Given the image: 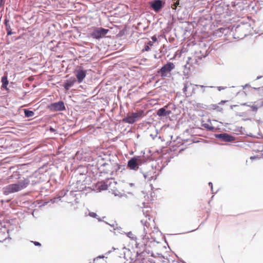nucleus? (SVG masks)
<instances>
[{
	"label": "nucleus",
	"instance_id": "obj_59",
	"mask_svg": "<svg viewBox=\"0 0 263 263\" xmlns=\"http://www.w3.org/2000/svg\"><path fill=\"white\" fill-rule=\"evenodd\" d=\"M49 202H44V203L43 204V205H46Z\"/></svg>",
	"mask_w": 263,
	"mask_h": 263
},
{
	"label": "nucleus",
	"instance_id": "obj_33",
	"mask_svg": "<svg viewBox=\"0 0 263 263\" xmlns=\"http://www.w3.org/2000/svg\"><path fill=\"white\" fill-rule=\"evenodd\" d=\"M31 242L33 243L35 246L41 247V243L38 241H31Z\"/></svg>",
	"mask_w": 263,
	"mask_h": 263
},
{
	"label": "nucleus",
	"instance_id": "obj_53",
	"mask_svg": "<svg viewBox=\"0 0 263 263\" xmlns=\"http://www.w3.org/2000/svg\"><path fill=\"white\" fill-rule=\"evenodd\" d=\"M157 132L156 133V134L155 136L153 135V134H151V137L153 138V139H154L157 136Z\"/></svg>",
	"mask_w": 263,
	"mask_h": 263
},
{
	"label": "nucleus",
	"instance_id": "obj_29",
	"mask_svg": "<svg viewBox=\"0 0 263 263\" xmlns=\"http://www.w3.org/2000/svg\"><path fill=\"white\" fill-rule=\"evenodd\" d=\"M196 106L198 108H203V109H208V106L206 105L203 104L202 103H197Z\"/></svg>",
	"mask_w": 263,
	"mask_h": 263
},
{
	"label": "nucleus",
	"instance_id": "obj_9",
	"mask_svg": "<svg viewBox=\"0 0 263 263\" xmlns=\"http://www.w3.org/2000/svg\"><path fill=\"white\" fill-rule=\"evenodd\" d=\"M149 7L155 12H159L165 5V2L162 0H152L149 2Z\"/></svg>",
	"mask_w": 263,
	"mask_h": 263
},
{
	"label": "nucleus",
	"instance_id": "obj_15",
	"mask_svg": "<svg viewBox=\"0 0 263 263\" xmlns=\"http://www.w3.org/2000/svg\"><path fill=\"white\" fill-rule=\"evenodd\" d=\"M109 164H110V165L107 166L108 167V171H111L112 173L114 172V171L117 172L121 169V170L124 169L125 165H119L116 163H112L111 162V163H109Z\"/></svg>",
	"mask_w": 263,
	"mask_h": 263
},
{
	"label": "nucleus",
	"instance_id": "obj_48",
	"mask_svg": "<svg viewBox=\"0 0 263 263\" xmlns=\"http://www.w3.org/2000/svg\"><path fill=\"white\" fill-rule=\"evenodd\" d=\"M209 185L211 187V191H212V193H213V184L211 182H210L209 183Z\"/></svg>",
	"mask_w": 263,
	"mask_h": 263
},
{
	"label": "nucleus",
	"instance_id": "obj_23",
	"mask_svg": "<svg viewBox=\"0 0 263 263\" xmlns=\"http://www.w3.org/2000/svg\"><path fill=\"white\" fill-rule=\"evenodd\" d=\"M68 191V190H62L60 192H59L57 195L58 198H59V200H61V198L64 197L67 194Z\"/></svg>",
	"mask_w": 263,
	"mask_h": 263
},
{
	"label": "nucleus",
	"instance_id": "obj_62",
	"mask_svg": "<svg viewBox=\"0 0 263 263\" xmlns=\"http://www.w3.org/2000/svg\"><path fill=\"white\" fill-rule=\"evenodd\" d=\"M254 89H259V88H255V87H254L253 88Z\"/></svg>",
	"mask_w": 263,
	"mask_h": 263
},
{
	"label": "nucleus",
	"instance_id": "obj_24",
	"mask_svg": "<svg viewBox=\"0 0 263 263\" xmlns=\"http://www.w3.org/2000/svg\"><path fill=\"white\" fill-rule=\"evenodd\" d=\"M202 126L206 128L208 131H213L215 129L214 126H211L208 123H202Z\"/></svg>",
	"mask_w": 263,
	"mask_h": 263
},
{
	"label": "nucleus",
	"instance_id": "obj_30",
	"mask_svg": "<svg viewBox=\"0 0 263 263\" xmlns=\"http://www.w3.org/2000/svg\"><path fill=\"white\" fill-rule=\"evenodd\" d=\"M59 201H60L59 200V198H58V196L57 197H54V198H53L50 199V202L52 203H54L57 202Z\"/></svg>",
	"mask_w": 263,
	"mask_h": 263
},
{
	"label": "nucleus",
	"instance_id": "obj_46",
	"mask_svg": "<svg viewBox=\"0 0 263 263\" xmlns=\"http://www.w3.org/2000/svg\"><path fill=\"white\" fill-rule=\"evenodd\" d=\"M5 2V0H0V7L4 6Z\"/></svg>",
	"mask_w": 263,
	"mask_h": 263
},
{
	"label": "nucleus",
	"instance_id": "obj_37",
	"mask_svg": "<svg viewBox=\"0 0 263 263\" xmlns=\"http://www.w3.org/2000/svg\"><path fill=\"white\" fill-rule=\"evenodd\" d=\"M49 130L52 133H57V130L51 126L49 127Z\"/></svg>",
	"mask_w": 263,
	"mask_h": 263
},
{
	"label": "nucleus",
	"instance_id": "obj_44",
	"mask_svg": "<svg viewBox=\"0 0 263 263\" xmlns=\"http://www.w3.org/2000/svg\"><path fill=\"white\" fill-rule=\"evenodd\" d=\"M152 41H153L152 42H155L157 41V37H156V36H155V35H154V36H153L152 37Z\"/></svg>",
	"mask_w": 263,
	"mask_h": 263
},
{
	"label": "nucleus",
	"instance_id": "obj_10",
	"mask_svg": "<svg viewBox=\"0 0 263 263\" xmlns=\"http://www.w3.org/2000/svg\"><path fill=\"white\" fill-rule=\"evenodd\" d=\"M48 108L51 111H61L66 110L64 102L63 101H59L57 102L52 103L48 105Z\"/></svg>",
	"mask_w": 263,
	"mask_h": 263
},
{
	"label": "nucleus",
	"instance_id": "obj_4",
	"mask_svg": "<svg viewBox=\"0 0 263 263\" xmlns=\"http://www.w3.org/2000/svg\"><path fill=\"white\" fill-rule=\"evenodd\" d=\"M29 185L34 186L45 181L46 176L43 174L35 173L27 176Z\"/></svg>",
	"mask_w": 263,
	"mask_h": 263
},
{
	"label": "nucleus",
	"instance_id": "obj_45",
	"mask_svg": "<svg viewBox=\"0 0 263 263\" xmlns=\"http://www.w3.org/2000/svg\"><path fill=\"white\" fill-rule=\"evenodd\" d=\"M251 160H255L256 159L259 158V157L257 156H253L250 157Z\"/></svg>",
	"mask_w": 263,
	"mask_h": 263
},
{
	"label": "nucleus",
	"instance_id": "obj_11",
	"mask_svg": "<svg viewBox=\"0 0 263 263\" xmlns=\"http://www.w3.org/2000/svg\"><path fill=\"white\" fill-rule=\"evenodd\" d=\"M136 248H140L139 250H138L136 253V256L137 257H144L145 256V254H148L149 252H147L146 251H145V248L146 246V245L145 244V242H143V244L141 245V247H139V243H138L137 241L136 242ZM143 260H144V258L143 257L141 260L140 261V263H143Z\"/></svg>",
	"mask_w": 263,
	"mask_h": 263
},
{
	"label": "nucleus",
	"instance_id": "obj_2",
	"mask_svg": "<svg viewBox=\"0 0 263 263\" xmlns=\"http://www.w3.org/2000/svg\"><path fill=\"white\" fill-rule=\"evenodd\" d=\"M11 178L18 181L15 183L9 184L3 188V194L5 195L19 192L26 188L29 185L27 176L22 177L19 172H14L11 176Z\"/></svg>",
	"mask_w": 263,
	"mask_h": 263
},
{
	"label": "nucleus",
	"instance_id": "obj_56",
	"mask_svg": "<svg viewBox=\"0 0 263 263\" xmlns=\"http://www.w3.org/2000/svg\"><path fill=\"white\" fill-rule=\"evenodd\" d=\"M248 86H249V84H246L244 86H243V88H245L246 87H247Z\"/></svg>",
	"mask_w": 263,
	"mask_h": 263
},
{
	"label": "nucleus",
	"instance_id": "obj_41",
	"mask_svg": "<svg viewBox=\"0 0 263 263\" xmlns=\"http://www.w3.org/2000/svg\"><path fill=\"white\" fill-rule=\"evenodd\" d=\"M105 256L103 255H99L97 257L94 258L93 261H95L96 259H98V258H104Z\"/></svg>",
	"mask_w": 263,
	"mask_h": 263
},
{
	"label": "nucleus",
	"instance_id": "obj_55",
	"mask_svg": "<svg viewBox=\"0 0 263 263\" xmlns=\"http://www.w3.org/2000/svg\"><path fill=\"white\" fill-rule=\"evenodd\" d=\"M237 105H231V109H233L234 107H236Z\"/></svg>",
	"mask_w": 263,
	"mask_h": 263
},
{
	"label": "nucleus",
	"instance_id": "obj_51",
	"mask_svg": "<svg viewBox=\"0 0 263 263\" xmlns=\"http://www.w3.org/2000/svg\"><path fill=\"white\" fill-rule=\"evenodd\" d=\"M141 222L143 224H144V226H146V227H147V225H146V223H147V222H146V221H144V220H141Z\"/></svg>",
	"mask_w": 263,
	"mask_h": 263
},
{
	"label": "nucleus",
	"instance_id": "obj_61",
	"mask_svg": "<svg viewBox=\"0 0 263 263\" xmlns=\"http://www.w3.org/2000/svg\"><path fill=\"white\" fill-rule=\"evenodd\" d=\"M130 186H133V185H134V183H130Z\"/></svg>",
	"mask_w": 263,
	"mask_h": 263
},
{
	"label": "nucleus",
	"instance_id": "obj_1",
	"mask_svg": "<svg viewBox=\"0 0 263 263\" xmlns=\"http://www.w3.org/2000/svg\"><path fill=\"white\" fill-rule=\"evenodd\" d=\"M170 161L163 162L161 159L152 160L144 157L142 164L140 165V172L147 181L156 180L159 173L167 165Z\"/></svg>",
	"mask_w": 263,
	"mask_h": 263
},
{
	"label": "nucleus",
	"instance_id": "obj_52",
	"mask_svg": "<svg viewBox=\"0 0 263 263\" xmlns=\"http://www.w3.org/2000/svg\"><path fill=\"white\" fill-rule=\"evenodd\" d=\"M174 4L175 6H177L178 5H179V1L177 0L176 2L174 3Z\"/></svg>",
	"mask_w": 263,
	"mask_h": 263
},
{
	"label": "nucleus",
	"instance_id": "obj_14",
	"mask_svg": "<svg viewBox=\"0 0 263 263\" xmlns=\"http://www.w3.org/2000/svg\"><path fill=\"white\" fill-rule=\"evenodd\" d=\"M76 81V79L74 77H71L64 81L62 86L66 90H68L70 88L74 85Z\"/></svg>",
	"mask_w": 263,
	"mask_h": 263
},
{
	"label": "nucleus",
	"instance_id": "obj_18",
	"mask_svg": "<svg viewBox=\"0 0 263 263\" xmlns=\"http://www.w3.org/2000/svg\"><path fill=\"white\" fill-rule=\"evenodd\" d=\"M4 23L5 26L6 30L7 31V35L8 36L11 35L15 33L12 31L11 25L9 24V20L7 17L5 18Z\"/></svg>",
	"mask_w": 263,
	"mask_h": 263
},
{
	"label": "nucleus",
	"instance_id": "obj_8",
	"mask_svg": "<svg viewBox=\"0 0 263 263\" xmlns=\"http://www.w3.org/2000/svg\"><path fill=\"white\" fill-rule=\"evenodd\" d=\"M175 68V65L173 63L168 62L166 64H164L162 67L159 69L157 72L160 73L162 77H166L167 76V73L171 72Z\"/></svg>",
	"mask_w": 263,
	"mask_h": 263
},
{
	"label": "nucleus",
	"instance_id": "obj_43",
	"mask_svg": "<svg viewBox=\"0 0 263 263\" xmlns=\"http://www.w3.org/2000/svg\"><path fill=\"white\" fill-rule=\"evenodd\" d=\"M116 250V248H114V247H112V249H111V250H109V251H107V252L105 253V254H106V255L109 254L111 252H112V250Z\"/></svg>",
	"mask_w": 263,
	"mask_h": 263
},
{
	"label": "nucleus",
	"instance_id": "obj_64",
	"mask_svg": "<svg viewBox=\"0 0 263 263\" xmlns=\"http://www.w3.org/2000/svg\"><path fill=\"white\" fill-rule=\"evenodd\" d=\"M243 120H244L245 121H246V120H249V119H243Z\"/></svg>",
	"mask_w": 263,
	"mask_h": 263
},
{
	"label": "nucleus",
	"instance_id": "obj_20",
	"mask_svg": "<svg viewBox=\"0 0 263 263\" xmlns=\"http://www.w3.org/2000/svg\"><path fill=\"white\" fill-rule=\"evenodd\" d=\"M1 82L2 83V87L7 89V85H8L9 82L8 80V78L7 76H4L2 77Z\"/></svg>",
	"mask_w": 263,
	"mask_h": 263
},
{
	"label": "nucleus",
	"instance_id": "obj_58",
	"mask_svg": "<svg viewBox=\"0 0 263 263\" xmlns=\"http://www.w3.org/2000/svg\"><path fill=\"white\" fill-rule=\"evenodd\" d=\"M141 60L143 61L144 62H145L147 60V59L145 58H144V59H142Z\"/></svg>",
	"mask_w": 263,
	"mask_h": 263
},
{
	"label": "nucleus",
	"instance_id": "obj_3",
	"mask_svg": "<svg viewBox=\"0 0 263 263\" xmlns=\"http://www.w3.org/2000/svg\"><path fill=\"white\" fill-rule=\"evenodd\" d=\"M144 157L135 156L128 160L127 166L132 170H140V165L142 164Z\"/></svg>",
	"mask_w": 263,
	"mask_h": 263
},
{
	"label": "nucleus",
	"instance_id": "obj_54",
	"mask_svg": "<svg viewBox=\"0 0 263 263\" xmlns=\"http://www.w3.org/2000/svg\"><path fill=\"white\" fill-rule=\"evenodd\" d=\"M241 105H243V106H246H246H250V105L247 104V103H242Z\"/></svg>",
	"mask_w": 263,
	"mask_h": 263
},
{
	"label": "nucleus",
	"instance_id": "obj_17",
	"mask_svg": "<svg viewBox=\"0 0 263 263\" xmlns=\"http://www.w3.org/2000/svg\"><path fill=\"white\" fill-rule=\"evenodd\" d=\"M167 108V106L159 108L157 111V115L159 117H164L169 115L171 114V110H167L166 108Z\"/></svg>",
	"mask_w": 263,
	"mask_h": 263
},
{
	"label": "nucleus",
	"instance_id": "obj_12",
	"mask_svg": "<svg viewBox=\"0 0 263 263\" xmlns=\"http://www.w3.org/2000/svg\"><path fill=\"white\" fill-rule=\"evenodd\" d=\"M86 70H84L82 68H79L75 70L76 79L79 83H81L83 82V80L86 77Z\"/></svg>",
	"mask_w": 263,
	"mask_h": 263
},
{
	"label": "nucleus",
	"instance_id": "obj_47",
	"mask_svg": "<svg viewBox=\"0 0 263 263\" xmlns=\"http://www.w3.org/2000/svg\"><path fill=\"white\" fill-rule=\"evenodd\" d=\"M147 45H148L149 47L153 45V42L152 41H148L147 43Z\"/></svg>",
	"mask_w": 263,
	"mask_h": 263
},
{
	"label": "nucleus",
	"instance_id": "obj_13",
	"mask_svg": "<svg viewBox=\"0 0 263 263\" xmlns=\"http://www.w3.org/2000/svg\"><path fill=\"white\" fill-rule=\"evenodd\" d=\"M215 137L224 142H231L235 140V137L227 133L215 134Z\"/></svg>",
	"mask_w": 263,
	"mask_h": 263
},
{
	"label": "nucleus",
	"instance_id": "obj_28",
	"mask_svg": "<svg viewBox=\"0 0 263 263\" xmlns=\"http://www.w3.org/2000/svg\"><path fill=\"white\" fill-rule=\"evenodd\" d=\"M115 231H117L118 233L121 234H124V232H122V228L118 226V224L116 223V228H114Z\"/></svg>",
	"mask_w": 263,
	"mask_h": 263
},
{
	"label": "nucleus",
	"instance_id": "obj_27",
	"mask_svg": "<svg viewBox=\"0 0 263 263\" xmlns=\"http://www.w3.org/2000/svg\"><path fill=\"white\" fill-rule=\"evenodd\" d=\"M88 215L90 217L97 218L99 221H102V219L101 218L98 217V215L95 212H89L88 213Z\"/></svg>",
	"mask_w": 263,
	"mask_h": 263
},
{
	"label": "nucleus",
	"instance_id": "obj_19",
	"mask_svg": "<svg viewBox=\"0 0 263 263\" xmlns=\"http://www.w3.org/2000/svg\"><path fill=\"white\" fill-rule=\"evenodd\" d=\"M122 121L126 123L129 124H133L136 122V120L134 119L133 117V114L132 115H127L126 117H125L123 119Z\"/></svg>",
	"mask_w": 263,
	"mask_h": 263
},
{
	"label": "nucleus",
	"instance_id": "obj_57",
	"mask_svg": "<svg viewBox=\"0 0 263 263\" xmlns=\"http://www.w3.org/2000/svg\"><path fill=\"white\" fill-rule=\"evenodd\" d=\"M261 78V76H258L256 78V80H258Z\"/></svg>",
	"mask_w": 263,
	"mask_h": 263
},
{
	"label": "nucleus",
	"instance_id": "obj_35",
	"mask_svg": "<svg viewBox=\"0 0 263 263\" xmlns=\"http://www.w3.org/2000/svg\"><path fill=\"white\" fill-rule=\"evenodd\" d=\"M251 108H252V110L253 111H257V109H258V107L256 106V105H252L251 106Z\"/></svg>",
	"mask_w": 263,
	"mask_h": 263
},
{
	"label": "nucleus",
	"instance_id": "obj_39",
	"mask_svg": "<svg viewBox=\"0 0 263 263\" xmlns=\"http://www.w3.org/2000/svg\"><path fill=\"white\" fill-rule=\"evenodd\" d=\"M106 224L109 225L110 227H112L114 229L115 228H116V222L115 221V223H112V224H110V223H108V222H105Z\"/></svg>",
	"mask_w": 263,
	"mask_h": 263
},
{
	"label": "nucleus",
	"instance_id": "obj_25",
	"mask_svg": "<svg viewBox=\"0 0 263 263\" xmlns=\"http://www.w3.org/2000/svg\"><path fill=\"white\" fill-rule=\"evenodd\" d=\"M124 234H125L126 236L129 237L131 240H137V237L133 234L132 232H128L126 233L124 232Z\"/></svg>",
	"mask_w": 263,
	"mask_h": 263
},
{
	"label": "nucleus",
	"instance_id": "obj_36",
	"mask_svg": "<svg viewBox=\"0 0 263 263\" xmlns=\"http://www.w3.org/2000/svg\"><path fill=\"white\" fill-rule=\"evenodd\" d=\"M81 189V188H80V189H79L78 187H77V188L76 187L72 188V191H70V194H72V193L73 192H76V191H79V190H80Z\"/></svg>",
	"mask_w": 263,
	"mask_h": 263
},
{
	"label": "nucleus",
	"instance_id": "obj_34",
	"mask_svg": "<svg viewBox=\"0 0 263 263\" xmlns=\"http://www.w3.org/2000/svg\"><path fill=\"white\" fill-rule=\"evenodd\" d=\"M226 30V28H220L217 30V31L220 32L222 34H223Z\"/></svg>",
	"mask_w": 263,
	"mask_h": 263
},
{
	"label": "nucleus",
	"instance_id": "obj_50",
	"mask_svg": "<svg viewBox=\"0 0 263 263\" xmlns=\"http://www.w3.org/2000/svg\"><path fill=\"white\" fill-rule=\"evenodd\" d=\"M228 102V101H226V100H221L219 103V104H224V103Z\"/></svg>",
	"mask_w": 263,
	"mask_h": 263
},
{
	"label": "nucleus",
	"instance_id": "obj_22",
	"mask_svg": "<svg viewBox=\"0 0 263 263\" xmlns=\"http://www.w3.org/2000/svg\"><path fill=\"white\" fill-rule=\"evenodd\" d=\"M144 114V111L143 110H140L137 112H133V117L134 119L136 120V119L140 118L143 116Z\"/></svg>",
	"mask_w": 263,
	"mask_h": 263
},
{
	"label": "nucleus",
	"instance_id": "obj_38",
	"mask_svg": "<svg viewBox=\"0 0 263 263\" xmlns=\"http://www.w3.org/2000/svg\"><path fill=\"white\" fill-rule=\"evenodd\" d=\"M196 86L197 87H200L201 88V89H203L202 90V92H204L205 91V90H204V88L205 87H208V86H204L203 85H196Z\"/></svg>",
	"mask_w": 263,
	"mask_h": 263
},
{
	"label": "nucleus",
	"instance_id": "obj_40",
	"mask_svg": "<svg viewBox=\"0 0 263 263\" xmlns=\"http://www.w3.org/2000/svg\"><path fill=\"white\" fill-rule=\"evenodd\" d=\"M217 88L219 91H221L222 90H224L226 88V87H223V86H217Z\"/></svg>",
	"mask_w": 263,
	"mask_h": 263
},
{
	"label": "nucleus",
	"instance_id": "obj_5",
	"mask_svg": "<svg viewBox=\"0 0 263 263\" xmlns=\"http://www.w3.org/2000/svg\"><path fill=\"white\" fill-rule=\"evenodd\" d=\"M253 27H252V25L250 22H241V24L238 25L236 29V31L238 33L243 32L242 37L243 38L247 36L249 33H250L253 30Z\"/></svg>",
	"mask_w": 263,
	"mask_h": 263
},
{
	"label": "nucleus",
	"instance_id": "obj_21",
	"mask_svg": "<svg viewBox=\"0 0 263 263\" xmlns=\"http://www.w3.org/2000/svg\"><path fill=\"white\" fill-rule=\"evenodd\" d=\"M24 115L26 117L29 118L33 117L34 115V112L32 110H30L28 109H25Z\"/></svg>",
	"mask_w": 263,
	"mask_h": 263
},
{
	"label": "nucleus",
	"instance_id": "obj_49",
	"mask_svg": "<svg viewBox=\"0 0 263 263\" xmlns=\"http://www.w3.org/2000/svg\"><path fill=\"white\" fill-rule=\"evenodd\" d=\"M148 261L150 263H156L155 261L153 259L151 258H148Z\"/></svg>",
	"mask_w": 263,
	"mask_h": 263
},
{
	"label": "nucleus",
	"instance_id": "obj_32",
	"mask_svg": "<svg viewBox=\"0 0 263 263\" xmlns=\"http://www.w3.org/2000/svg\"><path fill=\"white\" fill-rule=\"evenodd\" d=\"M150 50V47L147 44L144 46V48L142 49L143 51H148Z\"/></svg>",
	"mask_w": 263,
	"mask_h": 263
},
{
	"label": "nucleus",
	"instance_id": "obj_26",
	"mask_svg": "<svg viewBox=\"0 0 263 263\" xmlns=\"http://www.w3.org/2000/svg\"><path fill=\"white\" fill-rule=\"evenodd\" d=\"M211 107H210V108H212L213 109L217 110V111H219V112H221L222 111V110H223L222 107H219L217 104H211Z\"/></svg>",
	"mask_w": 263,
	"mask_h": 263
},
{
	"label": "nucleus",
	"instance_id": "obj_42",
	"mask_svg": "<svg viewBox=\"0 0 263 263\" xmlns=\"http://www.w3.org/2000/svg\"><path fill=\"white\" fill-rule=\"evenodd\" d=\"M187 85L186 84H184V87L183 88V91L184 93H185V92L187 91Z\"/></svg>",
	"mask_w": 263,
	"mask_h": 263
},
{
	"label": "nucleus",
	"instance_id": "obj_31",
	"mask_svg": "<svg viewBox=\"0 0 263 263\" xmlns=\"http://www.w3.org/2000/svg\"><path fill=\"white\" fill-rule=\"evenodd\" d=\"M245 130V128L242 127H238L237 128V130H236L239 133V134H243V132Z\"/></svg>",
	"mask_w": 263,
	"mask_h": 263
},
{
	"label": "nucleus",
	"instance_id": "obj_7",
	"mask_svg": "<svg viewBox=\"0 0 263 263\" xmlns=\"http://www.w3.org/2000/svg\"><path fill=\"white\" fill-rule=\"evenodd\" d=\"M109 163H111L110 154L108 155L106 153H103L102 155L97 157V164L100 165V166H109Z\"/></svg>",
	"mask_w": 263,
	"mask_h": 263
},
{
	"label": "nucleus",
	"instance_id": "obj_6",
	"mask_svg": "<svg viewBox=\"0 0 263 263\" xmlns=\"http://www.w3.org/2000/svg\"><path fill=\"white\" fill-rule=\"evenodd\" d=\"M109 31V29L102 27L96 28L90 33V36L93 39L99 40L105 37Z\"/></svg>",
	"mask_w": 263,
	"mask_h": 263
},
{
	"label": "nucleus",
	"instance_id": "obj_60",
	"mask_svg": "<svg viewBox=\"0 0 263 263\" xmlns=\"http://www.w3.org/2000/svg\"><path fill=\"white\" fill-rule=\"evenodd\" d=\"M20 38V36H19V37H15V38L14 39V40H17L19 39Z\"/></svg>",
	"mask_w": 263,
	"mask_h": 263
},
{
	"label": "nucleus",
	"instance_id": "obj_63",
	"mask_svg": "<svg viewBox=\"0 0 263 263\" xmlns=\"http://www.w3.org/2000/svg\"><path fill=\"white\" fill-rule=\"evenodd\" d=\"M145 237H146V236H144V237H143V240H144V239H145Z\"/></svg>",
	"mask_w": 263,
	"mask_h": 263
},
{
	"label": "nucleus",
	"instance_id": "obj_16",
	"mask_svg": "<svg viewBox=\"0 0 263 263\" xmlns=\"http://www.w3.org/2000/svg\"><path fill=\"white\" fill-rule=\"evenodd\" d=\"M8 229L5 226L2 225L0 222V238L2 239L3 240L6 239L8 236Z\"/></svg>",
	"mask_w": 263,
	"mask_h": 263
}]
</instances>
